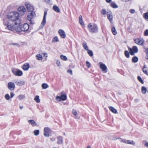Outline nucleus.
Returning <instances> with one entry per match:
<instances>
[{
	"mask_svg": "<svg viewBox=\"0 0 148 148\" xmlns=\"http://www.w3.org/2000/svg\"><path fill=\"white\" fill-rule=\"evenodd\" d=\"M112 0H106V1L108 3H110L111 1Z\"/></svg>",
	"mask_w": 148,
	"mask_h": 148,
	"instance_id": "59",
	"label": "nucleus"
},
{
	"mask_svg": "<svg viewBox=\"0 0 148 148\" xmlns=\"http://www.w3.org/2000/svg\"><path fill=\"white\" fill-rule=\"evenodd\" d=\"M130 12L132 14H133L135 12V10L134 9H131L130 10Z\"/></svg>",
	"mask_w": 148,
	"mask_h": 148,
	"instance_id": "51",
	"label": "nucleus"
},
{
	"mask_svg": "<svg viewBox=\"0 0 148 148\" xmlns=\"http://www.w3.org/2000/svg\"><path fill=\"white\" fill-rule=\"evenodd\" d=\"M34 133L35 135L37 136L39 134V131L38 130H35L34 131Z\"/></svg>",
	"mask_w": 148,
	"mask_h": 148,
	"instance_id": "35",
	"label": "nucleus"
},
{
	"mask_svg": "<svg viewBox=\"0 0 148 148\" xmlns=\"http://www.w3.org/2000/svg\"><path fill=\"white\" fill-rule=\"evenodd\" d=\"M138 61V58L136 56L133 57L132 59V61L134 63H136Z\"/></svg>",
	"mask_w": 148,
	"mask_h": 148,
	"instance_id": "24",
	"label": "nucleus"
},
{
	"mask_svg": "<svg viewBox=\"0 0 148 148\" xmlns=\"http://www.w3.org/2000/svg\"><path fill=\"white\" fill-rule=\"evenodd\" d=\"M8 89L11 91L13 90L15 88V85L14 83L12 82H9L8 84Z\"/></svg>",
	"mask_w": 148,
	"mask_h": 148,
	"instance_id": "11",
	"label": "nucleus"
},
{
	"mask_svg": "<svg viewBox=\"0 0 148 148\" xmlns=\"http://www.w3.org/2000/svg\"><path fill=\"white\" fill-rule=\"evenodd\" d=\"M44 0L45 2H46V3H49V2L50 1V0Z\"/></svg>",
	"mask_w": 148,
	"mask_h": 148,
	"instance_id": "58",
	"label": "nucleus"
},
{
	"mask_svg": "<svg viewBox=\"0 0 148 148\" xmlns=\"http://www.w3.org/2000/svg\"><path fill=\"white\" fill-rule=\"evenodd\" d=\"M36 59L39 60H41L42 59V55L40 54H38L36 55Z\"/></svg>",
	"mask_w": 148,
	"mask_h": 148,
	"instance_id": "23",
	"label": "nucleus"
},
{
	"mask_svg": "<svg viewBox=\"0 0 148 148\" xmlns=\"http://www.w3.org/2000/svg\"><path fill=\"white\" fill-rule=\"evenodd\" d=\"M19 15H22L26 11V9L24 6H21L18 8Z\"/></svg>",
	"mask_w": 148,
	"mask_h": 148,
	"instance_id": "8",
	"label": "nucleus"
},
{
	"mask_svg": "<svg viewBox=\"0 0 148 148\" xmlns=\"http://www.w3.org/2000/svg\"><path fill=\"white\" fill-rule=\"evenodd\" d=\"M111 31L112 34L114 35H115L117 34V32L114 27H112L111 29Z\"/></svg>",
	"mask_w": 148,
	"mask_h": 148,
	"instance_id": "28",
	"label": "nucleus"
},
{
	"mask_svg": "<svg viewBox=\"0 0 148 148\" xmlns=\"http://www.w3.org/2000/svg\"><path fill=\"white\" fill-rule=\"evenodd\" d=\"M18 25H17L16 26V27L17 28H18V30L19 31V32H20V31L23 32L27 31L29 29V25L27 23L24 24L20 28L18 27Z\"/></svg>",
	"mask_w": 148,
	"mask_h": 148,
	"instance_id": "3",
	"label": "nucleus"
},
{
	"mask_svg": "<svg viewBox=\"0 0 148 148\" xmlns=\"http://www.w3.org/2000/svg\"><path fill=\"white\" fill-rule=\"evenodd\" d=\"M130 53L131 55H134V53H136L138 52V50L137 47L136 46H134L132 48L130 47L128 48Z\"/></svg>",
	"mask_w": 148,
	"mask_h": 148,
	"instance_id": "6",
	"label": "nucleus"
},
{
	"mask_svg": "<svg viewBox=\"0 0 148 148\" xmlns=\"http://www.w3.org/2000/svg\"><path fill=\"white\" fill-rule=\"evenodd\" d=\"M35 15V12H30L27 16V20L29 21V23L31 24H34V21L32 19Z\"/></svg>",
	"mask_w": 148,
	"mask_h": 148,
	"instance_id": "5",
	"label": "nucleus"
},
{
	"mask_svg": "<svg viewBox=\"0 0 148 148\" xmlns=\"http://www.w3.org/2000/svg\"><path fill=\"white\" fill-rule=\"evenodd\" d=\"M145 146L148 148V143L146 142L145 144Z\"/></svg>",
	"mask_w": 148,
	"mask_h": 148,
	"instance_id": "56",
	"label": "nucleus"
},
{
	"mask_svg": "<svg viewBox=\"0 0 148 148\" xmlns=\"http://www.w3.org/2000/svg\"><path fill=\"white\" fill-rule=\"evenodd\" d=\"M12 72L15 76H21L23 75V72L16 68H12Z\"/></svg>",
	"mask_w": 148,
	"mask_h": 148,
	"instance_id": "4",
	"label": "nucleus"
},
{
	"mask_svg": "<svg viewBox=\"0 0 148 148\" xmlns=\"http://www.w3.org/2000/svg\"><path fill=\"white\" fill-rule=\"evenodd\" d=\"M110 5L111 7L113 8H118V6L115 3L113 2L111 3Z\"/></svg>",
	"mask_w": 148,
	"mask_h": 148,
	"instance_id": "30",
	"label": "nucleus"
},
{
	"mask_svg": "<svg viewBox=\"0 0 148 148\" xmlns=\"http://www.w3.org/2000/svg\"><path fill=\"white\" fill-rule=\"evenodd\" d=\"M83 46L84 49L86 50H87L88 49V47L87 45V43L85 42H84L82 44Z\"/></svg>",
	"mask_w": 148,
	"mask_h": 148,
	"instance_id": "26",
	"label": "nucleus"
},
{
	"mask_svg": "<svg viewBox=\"0 0 148 148\" xmlns=\"http://www.w3.org/2000/svg\"><path fill=\"white\" fill-rule=\"evenodd\" d=\"M14 94L12 92H10V98H12L14 95Z\"/></svg>",
	"mask_w": 148,
	"mask_h": 148,
	"instance_id": "53",
	"label": "nucleus"
},
{
	"mask_svg": "<svg viewBox=\"0 0 148 148\" xmlns=\"http://www.w3.org/2000/svg\"><path fill=\"white\" fill-rule=\"evenodd\" d=\"M50 140L51 141H54L55 140V139L54 138H50Z\"/></svg>",
	"mask_w": 148,
	"mask_h": 148,
	"instance_id": "62",
	"label": "nucleus"
},
{
	"mask_svg": "<svg viewBox=\"0 0 148 148\" xmlns=\"http://www.w3.org/2000/svg\"><path fill=\"white\" fill-rule=\"evenodd\" d=\"M109 109L110 110L112 111V112L114 113H117V110L115 109L112 106H110L109 107Z\"/></svg>",
	"mask_w": 148,
	"mask_h": 148,
	"instance_id": "22",
	"label": "nucleus"
},
{
	"mask_svg": "<svg viewBox=\"0 0 148 148\" xmlns=\"http://www.w3.org/2000/svg\"><path fill=\"white\" fill-rule=\"evenodd\" d=\"M127 143L133 145H135V143L133 141L130 140H127Z\"/></svg>",
	"mask_w": 148,
	"mask_h": 148,
	"instance_id": "38",
	"label": "nucleus"
},
{
	"mask_svg": "<svg viewBox=\"0 0 148 148\" xmlns=\"http://www.w3.org/2000/svg\"><path fill=\"white\" fill-rule=\"evenodd\" d=\"M121 141L123 143H127V140L124 139H121Z\"/></svg>",
	"mask_w": 148,
	"mask_h": 148,
	"instance_id": "52",
	"label": "nucleus"
},
{
	"mask_svg": "<svg viewBox=\"0 0 148 148\" xmlns=\"http://www.w3.org/2000/svg\"><path fill=\"white\" fill-rule=\"evenodd\" d=\"M141 90L143 93L144 94H145L147 92V89L146 87L143 86L141 88Z\"/></svg>",
	"mask_w": 148,
	"mask_h": 148,
	"instance_id": "31",
	"label": "nucleus"
},
{
	"mask_svg": "<svg viewBox=\"0 0 148 148\" xmlns=\"http://www.w3.org/2000/svg\"><path fill=\"white\" fill-rule=\"evenodd\" d=\"M25 5L28 11L29 12H33L34 8L32 5H31V4L29 3H25Z\"/></svg>",
	"mask_w": 148,
	"mask_h": 148,
	"instance_id": "12",
	"label": "nucleus"
},
{
	"mask_svg": "<svg viewBox=\"0 0 148 148\" xmlns=\"http://www.w3.org/2000/svg\"><path fill=\"white\" fill-rule=\"evenodd\" d=\"M88 27L90 32L92 33H96L98 32V27L97 25L95 24L92 25L89 23L88 25Z\"/></svg>",
	"mask_w": 148,
	"mask_h": 148,
	"instance_id": "2",
	"label": "nucleus"
},
{
	"mask_svg": "<svg viewBox=\"0 0 148 148\" xmlns=\"http://www.w3.org/2000/svg\"><path fill=\"white\" fill-rule=\"evenodd\" d=\"M51 130L48 127H45L44 129V135L46 137H49V134L51 133Z\"/></svg>",
	"mask_w": 148,
	"mask_h": 148,
	"instance_id": "7",
	"label": "nucleus"
},
{
	"mask_svg": "<svg viewBox=\"0 0 148 148\" xmlns=\"http://www.w3.org/2000/svg\"><path fill=\"white\" fill-rule=\"evenodd\" d=\"M144 35L145 36H148V29H146L144 32Z\"/></svg>",
	"mask_w": 148,
	"mask_h": 148,
	"instance_id": "50",
	"label": "nucleus"
},
{
	"mask_svg": "<svg viewBox=\"0 0 148 148\" xmlns=\"http://www.w3.org/2000/svg\"><path fill=\"white\" fill-rule=\"evenodd\" d=\"M19 81H17V80H15L14 82L17 85V84L18 83V82H19Z\"/></svg>",
	"mask_w": 148,
	"mask_h": 148,
	"instance_id": "54",
	"label": "nucleus"
},
{
	"mask_svg": "<svg viewBox=\"0 0 148 148\" xmlns=\"http://www.w3.org/2000/svg\"><path fill=\"white\" fill-rule=\"evenodd\" d=\"M53 10L56 12L59 13L60 12V10L58 6L56 5L53 6Z\"/></svg>",
	"mask_w": 148,
	"mask_h": 148,
	"instance_id": "20",
	"label": "nucleus"
},
{
	"mask_svg": "<svg viewBox=\"0 0 148 148\" xmlns=\"http://www.w3.org/2000/svg\"><path fill=\"white\" fill-rule=\"evenodd\" d=\"M125 55V56L127 58H129L130 57V55L128 52L127 51H125L124 52Z\"/></svg>",
	"mask_w": 148,
	"mask_h": 148,
	"instance_id": "39",
	"label": "nucleus"
},
{
	"mask_svg": "<svg viewBox=\"0 0 148 148\" xmlns=\"http://www.w3.org/2000/svg\"><path fill=\"white\" fill-rule=\"evenodd\" d=\"M121 1L123 2H128L130 0H121Z\"/></svg>",
	"mask_w": 148,
	"mask_h": 148,
	"instance_id": "60",
	"label": "nucleus"
},
{
	"mask_svg": "<svg viewBox=\"0 0 148 148\" xmlns=\"http://www.w3.org/2000/svg\"><path fill=\"white\" fill-rule=\"evenodd\" d=\"M43 55L45 56L46 57H47L48 56L47 54L46 53H43Z\"/></svg>",
	"mask_w": 148,
	"mask_h": 148,
	"instance_id": "55",
	"label": "nucleus"
},
{
	"mask_svg": "<svg viewBox=\"0 0 148 148\" xmlns=\"http://www.w3.org/2000/svg\"><path fill=\"white\" fill-rule=\"evenodd\" d=\"M28 122L31 124L32 126H35L37 125L36 122L33 120H29L28 121Z\"/></svg>",
	"mask_w": 148,
	"mask_h": 148,
	"instance_id": "19",
	"label": "nucleus"
},
{
	"mask_svg": "<svg viewBox=\"0 0 148 148\" xmlns=\"http://www.w3.org/2000/svg\"><path fill=\"white\" fill-rule=\"evenodd\" d=\"M144 17L145 19H148V12L145 13L144 14Z\"/></svg>",
	"mask_w": 148,
	"mask_h": 148,
	"instance_id": "43",
	"label": "nucleus"
},
{
	"mask_svg": "<svg viewBox=\"0 0 148 148\" xmlns=\"http://www.w3.org/2000/svg\"><path fill=\"white\" fill-rule=\"evenodd\" d=\"M24 81H19L18 82V83L17 84V85L18 86H22L24 85Z\"/></svg>",
	"mask_w": 148,
	"mask_h": 148,
	"instance_id": "34",
	"label": "nucleus"
},
{
	"mask_svg": "<svg viewBox=\"0 0 148 148\" xmlns=\"http://www.w3.org/2000/svg\"><path fill=\"white\" fill-rule=\"evenodd\" d=\"M57 142L58 144L62 145L63 144V138L61 136H58L57 137Z\"/></svg>",
	"mask_w": 148,
	"mask_h": 148,
	"instance_id": "13",
	"label": "nucleus"
},
{
	"mask_svg": "<svg viewBox=\"0 0 148 148\" xmlns=\"http://www.w3.org/2000/svg\"><path fill=\"white\" fill-rule=\"evenodd\" d=\"M64 93V92L62 91L61 92V96H60L62 100L64 101L66 99L67 97L65 94L62 95Z\"/></svg>",
	"mask_w": 148,
	"mask_h": 148,
	"instance_id": "17",
	"label": "nucleus"
},
{
	"mask_svg": "<svg viewBox=\"0 0 148 148\" xmlns=\"http://www.w3.org/2000/svg\"><path fill=\"white\" fill-rule=\"evenodd\" d=\"M56 99L59 101H60L61 100V97L59 96H57L56 98Z\"/></svg>",
	"mask_w": 148,
	"mask_h": 148,
	"instance_id": "46",
	"label": "nucleus"
},
{
	"mask_svg": "<svg viewBox=\"0 0 148 148\" xmlns=\"http://www.w3.org/2000/svg\"><path fill=\"white\" fill-rule=\"evenodd\" d=\"M4 97H5V98L7 100H9L10 98L9 95L8 94H6L5 95Z\"/></svg>",
	"mask_w": 148,
	"mask_h": 148,
	"instance_id": "42",
	"label": "nucleus"
},
{
	"mask_svg": "<svg viewBox=\"0 0 148 148\" xmlns=\"http://www.w3.org/2000/svg\"><path fill=\"white\" fill-rule=\"evenodd\" d=\"M146 53L147 55H146V58L147 59H148V52H147V51H146Z\"/></svg>",
	"mask_w": 148,
	"mask_h": 148,
	"instance_id": "57",
	"label": "nucleus"
},
{
	"mask_svg": "<svg viewBox=\"0 0 148 148\" xmlns=\"http://www.w3.org/2000/svg\"><path fill=\"white\" fill-rule=\"evenodd\" d=\"M87 148H91L90 146H88L87 147Z\"/></svg>",
	"mask_w": 148,
	"mask_h": 148,
	"instance_id": "64",
	"label": "nucleus"
},
{
	"mask_svg": "<svg viewBox=\"0 0 148 148\" xmlns=\"http://www.w3.org/2000/svg\"><path fill=\"white\" fill-rule=\"evenodd\" d=\"M34 100L37 103H39L40 101L39 99V97L38 95H36L35 96Z\"/></svg>",
	"mask_w": 148,
	"mask_h": 148,
	"instance_id": "29",
	"label": "nucleus"
},
{
	"mask_svg": "<svg viewBox=\"0 0 148 148\" xmlns=\"http://www.w3.org/2000/svg\"><path fill=\"white\" fill-rule=\"evenodd\" d=\"M145 49L146 51L148 52V48L145 47Z\"/></svg>",
	"mask_w": 148,
	"mask_h": 148,
	"instance_id": "61",
	"label": "nucleus"
},
{
	"mask_svg": "<svg viewBox=\"0 0 148 148\" xmlns=\"http://www.w3.org/2000/svg\"><path fill=\"white\" fill-rule=\"evenodd\" d=\"M47 13V11L45 10V11L43 20L41 23V25L43 26H44L46 23V18Z\"/></svg>",
	"mask_w": 148,
	"mask_h": 148,
	"instance_id": "15",
	"label": "nucleus"
},
{
	"mask_svg": "<svg viewBox=\"0 0 148 148\" xmlns=\"http://www.w3.org/2000/svg\"><path fill=\"white\" fill-rule=\"evenodd\" d=\"M143 71L144 73L148 75V68L147 67L146 65H144L143 69Z\"/></svg>",
	"mask_w": 148,
	"mask_h": 148,
	"instance_id": "18",
	"label": "nucleus"
},
{
	"mask_svg": "<svg viewBox=\"0 0 148 148\" xmlns=\"http://www.w3.org/2000/svg\"><path fill=\"white\" fill-rule=\"evenodd\" d=\"M67 72L68 73L70 74L71 75H72L73 74L72 71L71 69L68 70L67 71Z\"/></svg>",
	"mask_w": 148,
	"mask_h": 148,
	"instance_id": "49",
	"label": "nucleus"
},
{
	"mask_svg": "<svg viewBox=\"0 0 148 148\" xmlns=\"http://www.w3.org/2000/svg\"><path fill=\"white\" fill-rule=\"evenodd\" d=\"M58 33L62 38H64L66 37V34L63 30L60 29L58 31Z\"/></svg>",
	"mask_w": 148,
	"mask_h": 148,
	"instance_id": "14",
	"label": "nucleus"
},
{
	"mask_svg": "<svg viewBox=\"0 0 148 148\" xmlns=\"http://www.w3.org/2000/svg\"><path fill=\"white\" fill-rule=\"evenodd\" d=\"M79 22L82 26L84 25V23L82 20V16L81 15H79Z\"/></svg>",
	"mask_w": 148,
	"mask_h": 148,
	"instance_id": "21",
	"label": "nucleus"
},
{
	"mask_svg": "<svg viewBox=\"0 0 148 148\" xmlns=\"http://www.w3.org/2000/svg\"><path fill=\"white\" fill-rule=\"evenodd\" d=\"M134 40L135 43L140 45H143L144 42L143 39L139 38L135 39Z\"/></svg>",
	"mask_w": 148,
	"mask_h": 148,
	"instance_id": "10",
	"label": "nucleus"
},
{
	"mask_svg": "<svg viewBox=\"0 0 148 148\" xmlns=\"http://www.w3.org/2000/svg\"><path fill=\"white\" fill-rule=\"evenodd\" d=\"M42 87L43 89H46L49 87L48 85L45 83H43L42 85Z\"/></svg>",
	"mask_w": 148,
	"mask_h": 148,
	"instance_id": "32",
	"label": "nucleus"
},
{
	"mask_svg": "<svg viewBox=\"0 0 148 148\" xmlns=\"http://www.w3.org/2000/svg\"><path fill=\"white\" fill-rule=\"evenodd\" d=\"M20 109L21 110L23 108V106H20Z\"/></svg>",
	"mask_w": 148,
	"mask_h": 148,
	"instance_id": "63",
	"label": "nucleus"
},
{
	"mask_svg": "<svg viewBox=\"0 0 148 148\" xmlns=\"http://www.w3.org/2000/svg\"><path fill=\"white\" fill-rule=\"evenodd\" d=\"M30 67L29 64L28 63H25L23 66V69L25 71L27 70Z\"/></svg>",
	"mask_w": 148,
	"mask_h": 148,
	"instance_id": "16",
	"label": "nucleus"
},
{
	"mask_svg": "<svg viewBox=\"0 0 148 148\" xmlns=\"http://www.w3.org/2000/svg\"><path fill=\"white\" fill-rule=\"evenodd\" d=\"M107 15L108 19L110 21H111L112 20L113 18L112 14H107Z\"/></svg>",
	"mask_w": 148,
	"mask_h": 148,
	"instance_id": "27",
	"label": "nucleus"
},
{
	"mask_svg": "<svg viewBox=\"0 0 148 148\" xmlns=\"http://www.w3.org/2000/svg\"><path fill=\"white\" fill-rule=\"evenodd\" d=\"M72 114H73V115L75 116L77 115V112H76V111L74 109H73L72 110Z\"/></svg>",
	"mask_w": 148,
	"mask_h": 148,
	"instance_id": "44",
	"label": "nucleus"
},
{
	"mask_svg": "<svg viewBox=\"0 0 148 148\" xmlns=\"http://www.w3.org/2000/svg\"><path fill=\"white\" fill-rule=\"evenodd\" d=\"M86 66L88 68H89L90 66V63L88 61H86Z\"/></svg>",
	"mask_w": 148,
	"mask_h": 148,
	"instance_id": "45",
	"label": "nucleus"
},
{
	"mask_svg": "<svg viewBox=\"0 0 148 148\" xmlns=\"http://www.w3.org/2000/svg\"><path fill=\"white\" fill-rule=\"evenodd\" d=\"M87 52L88 55L91 57H92L93 55V53L92 51L90 50H88Z\"/></svg>",
	"mask_w": 148,
	"mask_h": 148,
	"instance_id": "36",
	"label": "nucleus"
},
{
	"mask_svg": "<svg viewBox=\"0 0 148 148\" xmlns=\"http://www.w3.org/2000/svg\"><path fill=\"white\" fill-rule=\"evenodd\" d=\"M59 41L58 38L57 36H55L53 38L52 41V42H58Z\"/></svg>",
	"mask_w": 148,
	"mask_h": 148,
	"instance_id": "33",
	"label": "nucleus"
},
{
	"mask_svg": "<svg viewBox=\"0 0 148 148\" xmlns=\"http://www.w3.org/2000/svg\"><path fill=\"white\" fill-rule=\"evenodd\" d=\"M99 64L100 68L102 71L106 73L107 72V68L106 65L101 62H99Z\"/></svg>",
	"mask_w": 148,
	"mask_h": 148,
	"instance_id": "9",
	"label": "nucleus"
},
{
	"mask_svg": "<svg viewBox=\"0 0 148 148\" xmlns=\"http://www.w3.org/2000/svg\"><path fill=\"white\" fill-rule=\"evenodd\" d=\"M19 16V14L16 12L9 13L7 16L8 19L3 20V24L5 26V28L12 31L15 30L16 32H19L18 28L16 27V25H19L20 23V21L18 19Z\"/></svg>",
	"mask_w": 148,
	"mask_h": 148,
	"instance_id": "1",
	"label": "nucleus"
},
{
	"mask_svg": "<svg viewBox=\"0 0 148 148\" xmlns=\"http://www.w3.org/2000/svg\"><path fill=\"white\" fill-rule=\"evenodd\" d=\"M137 79L138 80L141 82L142 84H144V82L143 80L142 79L141 77L140 76H138L137 77Z\"/></svg>",
	"mask_w": 148,
	"mask_h": 148,
	"instance_id": "40",
	"label": "nucleus"
},
{
	"mask_svg": "<svg viewBox=\"0 0 148 148\" xmlns=\"http://www.w3.org/2000/svg\"><path fill=\"white\" fill-rule=\"evenodd\" d=\"M60 57L62 60H63L66 61L67 60V58L66 56L61 55L60 56Z\"/></svg>",
	"mask_w": 148,
	"mask_h": 148,
	"instance_id": "37",
	"label": "nucleus"
},
{
	"mask_svg": "<svg viewBox=\"0 0 148 148\" xmlns=\"http://www.w3.org/2000/svg\"><path fill=\"white\" fill-rule=\"evenodd\" d=\"M25 97V95H18L17 97L19 100H21L24 99Z\"/></svg>",
	"mask_w": 148,
	"mask_h": 148,
	"instance_id": "25",
	"label": "nucleus"
},
{
	"mask_svg": "<svg viewBox=\"0 0 148 148\" xmlns=\"http://www.w3.org/2000/svg\"><path fill=\"white\" fill-rule=\"evenodd\" d=\"M11 45H16V46L17 47H19L20 45L19 44H18L17 43H11L10 44Z\"/></svg>",
	"mask_w": 148,
	"mask_h": 148,
	"instance_id": "47",
	"label": "nucleus"
},
{
	"mask_svg": "<svg viewBox=\"0 0 148 148\" xmlns=\"http://www.w3.org/2000/svg\"><path fill=\"white\" fill-rule=\"evenodd\" d=\"M56 64L57 66H60V62L59 60H57L56 61Z\"/></svg>",
	"mask_w": 148,
	"mask_h": 148,
	"instance_id": "48",
	"label": "nucleus"
},
{
	"mask_svg": "<svg viewBox=\"0 0 148 148\" xmlns=\"http://www.w3.org/2000/svg\"><path fill=\"white\" fill-rule=\"evenodd\" d=\"M101 14L103 15H105L106 13V11L105 9H103L101 10Z\"/></svg>",
	"mask_w": 148,
	"mask_h": 148,
	"instance_id": "41",
	"label": "nucleus"
}]
</instances>
